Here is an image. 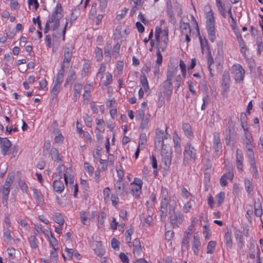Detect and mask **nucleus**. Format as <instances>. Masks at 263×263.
<instances>
[{
	"label": "nucleus",
	"mask_w": 263,
	"mask_h": 263,
	"mask_svg": "<svg viewBox=\"0 0 263 263\" xmlns=\"http://www.w3.org/2000/svg\"><path fill=\"white\" fill-rule=\"evenodd\" d=\"M198 154L196 149L188 142L184 147L183 152V163L184 165H187L194 163L197 159Z\"/></svg>",
	"instance_id": "nucleus-6"
},
{
	"label": "nucleus",
	"mask_w": 263,
	"mask_h": 263,
	"mask_svg": "<svg viewBox=\"0 0 263 263\" xmlns=\"http://www.w3.org/2000/svg\"><path fill=\"white\" fill-rule=\"evenodd\" d=\"M199 41L201 46V49L202 53L204 52L205 48L208 46V43L205 38H202L201 36H199Z\"/></svg>",
	"instance_id": "nucleus-62"
},
{
	"label": "nucleus",
	"mask_w": 263,
	"mask_h": 263,
	"mask_svg": "<svg viewBox=\"0 0 263 263\" xmlns=\"http://www.w3.org/2000/svg\"><path fill=\"white\" fill-rule=\"evenodd\" d=\"M233 177V172L232 169H230L226 174L222 175L220 180V185L222 186H225L227 184V180L232 181Z\"/></svg>",
	"instance_id": "nucleus-19"
},
{
	"label": "nucleus",
	"mask_w": 263,
	"mask_h": 263,
	"mask_svg": "<svg viewBox=\"0 0 263 263\" xmlns=\"http://www.w3.org/2000/svg\"><path fill=\"white\" fill-rule=\"evenodd\" d=\"M14 179V175L13 173L9 174L8 176L6 179L5 184L3 186L7 187V188H10L11 186V185L13 183V180Z\"/></svg>",
	"instance_id": "nucleus-38"
},
{
	"label": "nucleus",
	"mask_w": 263,
	"mask_h": 263,
	"mask_svg": "<svg viewBox=\"0 0 263 263\" xmlns=\"http://www.w3.org/2000/svg\"><path fill=\"white\" fill-rule=\"evenodd\" d=\"M173 142L174 144L175 152L176 153V155L180 156L181 154L180 139L178 135L176 132L173 135Z\"/></svg>",
	"instance_id": "nucleus-20"
},
{
	"label": "nucleus",
	"mask_w": 263,
	"mask_h": 263,
	"mask_svg": "<svg viewBox=\"0 0 263 263\" xmlns=\"http://www.w3.org/2000/svg\"><path fill=\"white\" fill-rule=\"evenodd\" d=\"M134 247L133 252L135 255H140L141 253V247L139 240L135 239L133 243Z\"/></svg>",
	"instance_id": "nucleus-31"
},
{
	"label": "nucleus",
	"mask_w": 263,
	"mask_h": 263,
	"mask_svg": "<svg viewBox=\"0 0 263 263\" xmlns=\"http://www.w3.org/2000/svg\"><path fill=\"white\" fill-rule=\"evenodd\" d=\"M205 18L206 29L209 39L212 42L216 40L215 19L214 12L210 4H207L203 8Z\"/></svg>",
	"instance_id": "nucleus-3"
},
{
	"label": "nucleus",
	"mask_w": 263,
	"mask_h": 263,
	"mask_svg": "<svg viewBox=\"0 0 263 263\" xmlns=\"http://www.w3.org/2000/svg\"><path fill=\"white\" fill-rule=\"evenodd\" d=\"M151 115L147 114L145 117L140 120V128L142 130L148 128L149 127V122L151 121Z\"/></svg>",
	"instance_id": "nucleus-25"
},
{
	"label": "nucleus",
	"mask_w": 263,
	"mask_h": 263,
	"mask_svg": "<svg viewBox=\"0 0 263 263\" xmlns=\"http://www.w3.org/2000/svg\"><path fill=\"white\" fill-rule=\"evenodd\" d=\"M253 147H249L247 148L246 155L249 160V163L255 162L254 152L253 151Z\"/></svg>",
	"instance_id": "nucleus-40"
},
{
	"label": "nucleus",
	"mask_w": 263,
	"mask_h": 263,
	"mask_svg": "<svg viewBox=\"0 0 263 263\" xmlns=\"http://www.w3.org/2000/svg\"><path fill=\"white\" fill-rule=\"evenodd\" d=\"M29 241L30 246L31 248L35 249L37 248V239L35 236H30L29 239Z\"/></svg>",
	"instance_id": "nucleus-51"
},
{
	"label": "nucleus",
	"mask_w": 263,
	"mask_h": 263,
	"mask_svg": "<svg viewBox=\"0 0 263 263\" xmlns=\"http://www.w3.org/2000/svg\"><path fill=\"white\" fill-rule=\"evenodd\" d=\"M170 137V135L167 133H164V132L159 129H157L156 132V138L155 144L157 148L160 147L162 145L164 144V138L167 139Z\"/></svg>",
	"instance_id": "nucleus-14"
},
{
	"label": "nucleus",
	"mask_w": 263,
	"mask_h": 263,
	"mask_svg": "<svg viewBox=\"0 0 263 263\" xmlns=\"http://www.w3.org/2000/svg\"><path fill=\"white\" fill-rule=\"evenodd\" d=\"M60 83L61 82L57 80L54 83L53 87H52L51 92L52 95L57 96L59 92L60 87Z\"/></svg>",
	"instance_id": "nucleus-47"
},
{
	"label": "nucleus",
	"mask_w": 263,
	"mask_h": 263,
	"mask_svg": "<svg viewBox=\"0 0 263 263\" xmlns=\"http://www.w3.org/2000/svg\"><path fill=\"white\" fill-rule=\"evenodd\" d=\"M190 234V233L188 232L184 235L182 245V248H185L187 249L188 248L190 241V238L189 237Z\"/></svg>",
	"instance_id": "nucleus-53"
},
{
	"label": "nucleus",
	"mask_w": 263,
	"mask_h": 263,
	"mask_svg": "<svg viewBox=\"0 0 263 263\" xmlns=\"http://www.w3.org/2000/svg\"><path fill=\"white\" fill-rule=\"evenodd\" d=\"M146 142L147 139L146 135L145 134H141L139 138L138 146L141 147V149H143L144 145L146 144Z\"/></svg>",
	"instance_id": "nucleus-54"
},
{
	"label": "nucleus",
	"mask_w": 263,
	"mask_h": 263,
	"mask_svg": "<svg viewBox=\"0 0 263 263\" xmlns=\"http://www.w3.org/2000/svg\"><path fill=\"white\" fill-rule=\"evenodd\" d=\"M231 72L236 82L239 84L243 83L246 71L240 64H234L232 66Z\"/></svg>",
	"instance_id": "nucleus-8"
},
{
	"label": "nucleus",
	"mask_w": 263,
	"mask_h": 263,
	"mask_svg": "<svg viewBox=\"0 0 263 263\" xmlns=\"http://www.w3.org/2000/svg\"><path fill=\"white\" fill-rule=\"evenodd\" d=\"M143 185V180L137 177L134 178L133 181L130 183L129 191L134 198L138 199L140 198L142 194Z\"/></svg>",
	"instance_id": "nucleus-7"
},
{
	"label": "nucleus",
	"mask_w": 263,
	"mask_h": 263,
	"mask_svg": "<svg viewBox=\"0 0 263 263\" xmlns=\"http://www.w3.org/2000/svg\"><path fill=\"white\" fill-rule=\"evenodd\" d=\"M161 147V155L162 158V160L166 165H168L171 163L172 157V148L169 144H163Z\"/></svg>",
	"instance_id": "nucleus-11"
},
{
	"label": "nucleus",
	"mask_w": 263,
	"mask_h": 263,
	"mask_svg": "<svg viewBox=\"0 0 263 263\" xmlns=\"http://www.w3.org/2000/svg\"><path fill=\"white\" fill-rule=\"evenodd\" d=\"M179 67L182 77L185 78L186 75V67L185 64L182 60L179 61Z\"/></svg>",
	"instance_id": "nucleus-63"
},
{
	"label": "nucleus",
	"mask_w": 263,
	"mask_h": 263,
	"mask_svg": "<svg viewBox=\"0 0 263 263\" xmlns=\"http://www.w3.org/2000/svg\"><path fill=\"white\" fill-rule=\"evenodd\" d=\"M82 88V85L80 83L75 84L74 86V98L76 100L78 99L80 97V94Z\"/></svg>",
	"instance_id": "nucleus-45"
},
{
	"label": "nucleus",
	"mask_w": 263,
	"mask_h": 263,
	"mask_svg": "<svg viewBox=\"0 0 263 263\" xmlns=\"http://www.w3.org/2000/svg\"><path fill=\"white\" fill-rule=\"evenodd\" d=\"M224 240L226 245L228 248H232L233 241L232 239V232L230 229H228L224 235Z\"/></svg>",
	"instance_id": "nucleus-26"
},
{
	"label": "nucleus",
	"mask_w": 263,
	"mask_h": 263,
	"mask_svg": "<svg viewBox=\"0 0 263 263\" xmlns=\"http://www.w3.org/2000/svg\"><path fill=\"white\" fill-rule=\"evenodd\" d=\"M234 235L236 239V240L237 242L238 246L241 248H242L244 244L242 240V236L241 232L240 231L236 230L234 232Z\"/></svg>",
	"instance_id": "nucleus-36"
},
{
	"label": "nucleus",
	"mask_w": 263,
	"mask_h": 263,
	"mask_svg": "<svg viewBox=\"0 0 263 263\" xmlns=\"http://www.w3.org/2000/svg\"><path fill=\"white\" fill-rule=\"evenodd\" d=\"M202 104L201 107L202 110H204L206 108V105L209 104L210 102V98L207 92L205 93L202 98Z\"/></svg>",
	"instance_id": "nucleus-42"
},
{
	"label": "nucleus",
	"mask_w": 263,
	"mask_h": 263,
	"mask_svg": "<svg viewBox=\"0 0 263 263\" xmlns=\"http://www.w3.org/2000/svg\"><path fill=\"white\" fill-rule=\"evenodd\" d=\"M180 29L182 34L191 33V29L189 23H182L180 24Z\"/></svg>",
	"instance_id": "nucleus-46"
},
{
	"label": "nucleus",
	"mask_w": 263,
	"mask_h": 263,
	"mask_svg": "<svg viewBox=\"0 0 263 263\" xmlns=\"http://www.w3.org/2000/svg\"><path fill=\"white\" fill-rule=\"evenodd\" d=\"M112 81V74L109 72H107L105 73V79L103 82V84L106 86L109 85L111 83Z\"/></svg>",
	"instance_id": "nucleus-49"
},
{
	"label": "nucleus",
	"mask_w": 263,
	"mask_h": 263,
	"mask_svg": "<svg viewBox=\"0 0 263 263\" xmlns=\"http://www.w3.org/2000/svg\"><path fill=\"white\" fill-rule=\"evenodd\" d=\"M53 220L60 226H63L65 222L62 215L60 213H55L54 215Z\"/></svg>",
	"instance_id": "nucleus-43"
},
{
	"label": "nucleus",
	"mask_w": 263,
	"mask_h": 263,
	"mask_svg": "<svg viewBox=\"0 0 263 263\" xmlns=\"http://www.w3.org/2000/svg\"><path fill=\"white\" fill-rule=\"evenodd\" d=\"M181 195L182 197L185 199H189L191 201H194V197L185 187H183L182 189Z\"/></svg>",
	"instance_id": "nucleus-39"
},
{
	"label": "nucleus",
	"mask_w": 263,
	"mask_h": 263,
	"mask_svg": "<svg viewBox=\"0 0 263 263\" xmlns=\"http://www.w3.org/2000/svg\"><path fill=\"white\" fill-rule=\"evenodd\" d=\"M90 246L97 255L101 256L104 254V251L100 241L93 240L90 242Z\"/></svg>",
	"instance_id": "nucleus-15"
},
{
	"label": "nucleus",
	"mask_w": 263,
	"mask_h": 263,
	"mask_svg": "<svg viewBox=\"0 0 263 263\" xmlns=\"http://www.w3.org/2000/svg\"><path fill=\"white\" fill-rule=\"evenodd\" d=\"M216 245V241H210L208 244L206 253L208 254H212L214 252V251L215 249Z\"/></svg>",
	"instance_id": "nucleus-56"
},
{
	"label": "nucleus",
	"mask_w": 263,
	"mask_h": 263,
	"mask_svg": "<svg viewBox=\"0 0 263 263\" xmlns=\"http://www.w3.org/2000/svg\"><path fill=\"white\" fill-rule=\"evenodd\" d=\"M55 180L53 182V189L54 190L59 193H61L64 189L65 185L63 182L64 175L60 176L59 172L57 170V173L55 174Z\"/></svg>",
	"instance_id": "nucleus-13"
},
{
	"label": "nucleus",
	"mask_w": 263,
	"mask_h": 263,
	"mask_svg": "<svg viewBox=\"0 0 263 263\" xmlns=\"http://www.w3.org/2000/svg\"><path fill=\"white\" fill-rule=\"evenodd\" d=\"M32 190L33 197L35 199L37 205L40 206H43L44 204V200L42 196V194L38 191V190L35 188H33Z\"/></svg>",
	"instance_id": "nucleus-22"
},
{
	"label": "nucleus",
	"mask_w": 263,
	"mask_h": 263,
	"mask_svg": "<svg viewBox=\"0 0 263 263\" xmlns=\"http://www.w3.org/2000/svg\"><path fill=\"white\" fill-rule=\"evenodd\" d=\"M115 191L118 195H121L123 193L124 186L122 180H117L115 185Z\"/></svg>",
	"instance_id": "nucleus-37"
},
{
	"label": "nucleus",
	"mask_w": 263,
	"mask_h": 263,
	"mask_svg": "<svg viewBox=\"0 0 263 263\" xmlns=\"http://www.w3.org/2000/svg\"><path fill=\"white\" fill-rule=\"evenodd\" d=\"M134 233V230L132 228H130L127 230L125 233V241L128 244L129 247H132L133 243L131 242L132 238L131 236Z\"/></svg>",
	"instance_id": "nucleus-33"
},
{
	"label": "nucleus",
	"mask_w": 263,
	"mask_h": 263,
	"mask_svg": "<svg viewBox=\"0 0 263 263\" xmlns=\"http://www.w3.org/2000/svg\"><path fill=\"white\" fill-rule=\"evenodd\" d=\"M10 188H7L6 186H2L0 189V195L3 196L2 203L4 205H6L7 203V199L10 193Z\"/></svg>",
	"instance_id": "nucleus-24"
},
{
	"label": "nucleus",
	"mask_w": 263,
	"mask_h": 263,
	"mask_svg": "<svg viewBox=\"0 0 263 263\" xmlns=\"http://www.w3.org/2000/svg\"><path fill=\"white\" fill-rule=\"evenodd\" d=\"M102 149V148L100 146H97L93 150V157L95 159H98L100 158L101 153L100 152Z\"/></svg>",
	"instance_id": "nucleus-64"
},
{
	"label": "nucleus",
	"mask_w": 263,
	"mask_h": 263,
	"mask_svg": "<svg viewBox=\"0 0 263 263\" xmlns=\"http://www.w3.org/2000/svg\"><path fill=\"white\" fill-rule=\"evenodd\" d=\"M202 104L201 107L202 110H204L206 108V105L209 104L210 102V98L207 92L205 93L202 98Z\"/></svg>",
	"instance_id": "nucleus-41"
},
{
	"label": "nucleus",
	"mask_w": 263,
	"mask_h": 263,
	"mask_svg": "<svg viewBox=\"0 0 263 263\" xmlns=\"http://www.w3.org/2000/svg\"><path fill=\"white\" fill-rule=\"evenodd\" d=\"M84 168L90 176H92L94 172V168L92 165L88 162H85L84 163Z\"/></svg>",
	"instance_id": "nucleus-57"
},
{
	"label": "nucleus",
	"mask_w": 263,
	"mask_h": 263,
	"mask_svg": "<svg viewBox=\"0 0 263 263\" xmlns=\"http://www.w3.org/2000/svg\"><path fill=\"white\" fill-rule=\"evenodd\" d=\"M140 83L142 86V88L146 93H149L150 92V89L148 85V83L145 76L143 75L140 77Z\"/></svg>",
	"instance_id": "nucleus-32"
},
{
	"label": "nucleus",
	"mask_w": 263,
	"mask_h": 263,
	"mask_svg": "<svg viewBox=\"0 0 263 263\" xmlns=\"http://www.w3.org/2000/svg\"><path fill=\"white\" fill-rule=\"evenodd\" d=\"M243 156L241 150L237 149L236 154V164L237 170L240 173L243 171Z\"/></svg>",
	"instance_id": "nucleus-17"
},
{
	"label": "nucleus",
	"mask_w": 263,
	"mask_h": 263,
	"mask_svg": "<svg viewBox=\"0 0 263 263\" xmlns=\"http://www.w3.org/2000/svg\"><path fill=\"white\" fill-rule=\"evenodd\" d=\"M224 58V51L223 49V44L222 42H219L217 44V53L216 56V59L219 61H223Z\"/></svg>",
	"instance_id": "nucleus-29"
},
{
	"label": "nucleus",
	"mask_w": 263,
	"mask_h": 263,
	"mask_svg": "<svg viewBox=\"0 0 263 263\" xmlns=\"http://www.w3.org/2000/svg\"><path fill=\"white\" fill-rule=\"evenodd\" d=\"M226 198V194L224 192H220L215 197V203L217 206H220L224 202Z\"/></svg>",
	"instance_id": "nucleus-30"
},
{
	"label": "nucleus",
	"mask_w": 263,
	"mask_h": 263,
	"mask_svg": "<svg viewBox=\"0 0 263 263\" xmlns=\"http://www.w3.org/2000/svg\"><path fill=\"white\" fill-rule=\"evenodd\" d=\"M63 16L62 6L60 3H58L53 9L51 16L49 20L47 21L46 27L44 32L45 33L51 29L53 31V38L56 41H60L61 40L64 41L65 35L66 32V28L67 25V23H66L65 27L61 31L59 32L58 30L60 25V20Z\"/></svg>",
	"instance_id": "nucleus-1"
},
{
	"label": "nucleus",
	"mask_w": 263,
	"mask_h": 263,
	"mask_svg": "<svg viewBox=\"0 0 263 263\" xmlns=\"http://www.w3.org/2000/svg\"><path fill=\"white\" fill-rule=\"evenodd\" d=\"M168 30L167 29L161 30L159 27L155 28V37L158 50L156 53L157 60L155 65L160 66L162 62V55L161 51H164L167 47L168 41Z\"/></svg>",
	"instance_id": "nucleus-2"
},
{
	"label": "nucleus",
	"mask_w": 263,
	"mask_h": 263,
	"mask_svg": "<svg viewBox=\"0 0 263 263\" xmlns=\"http://www.w3.org/2000/svg\"><path fill=\"white\" fill-rule=\"evenodd\" d=\"M58 250H53L50 252V258L53 263H57L59 260L58 255L57 253Z\"/></svg>",
	"instance_id": "nucleus-58"
},
{
	"label": "nucleus",
	"mask_w": 263,
	"mask_h": 263,
	"mask_svg": "<svg viewBox=\"0 0 263 263\" xmlns=\"http://www.w3.org/2000/svg\"><path fill=\"white\" fill-rule=\"evenodd\" d=\"M254 209L256 216L260 217L262 213V210L260 203L259 202L255 203Z\"/></svg>",
	"instance_id": "nucleus-52"
},
{
	"label": "nucleus",
	"mask_w": 263,
	"mask_h": 263,
	"mask_svg": "<svg viewBox=\"0 0 263 263\" xmlns=\"http://www.w3.org/2000/svg\"><path fill=\"white\" fill-rule=\"evenodd\" d=\"M182 129L184 134L189 138L191 139L193 137V133L191 126L188 123H184L182 125Z\"/></svg>",
	"instance_id": "nucleus-35"
},
{
	"label": "nucleus",
	"mask_w": 263,
	"mask_h": 263,
	"mask_svg": "<svg viewBox=\"0 0 263 263\" xmlns=\"http://www.w3.org/2000/svg\"><path fill=\"white\" fill-rule=\"evenodd\" d=\"M111 191L108 187H106L103 189V197L104 202L106 203H109L110 202Z\"/></svg>",
	"instance_id": "nucleus-34"
},
{
	"label": "nucleus",
	"mask_w": 263,
	"mask_h": 263,
	"mask_svg": "<svg viewBox=\"0 0 263 263\" xmlns=\"http://www.w3.org/2000/svg\"><path fill=\"white\" fill-rule=\"evenodd\" d=\"M237 37L239 43V46L240 47V52L241 53L245 55L246 54V52L247 51V47L246 46V45L240 36L239 37L238 35H237Z\"/></svg>",
	"instance_id": "nucleus-55"
},
{
	"label": "nucleus",
	"mask_w": 263,
	"mask_h": 263,
	"mask_svg": "<svg viewBox=\"0 0 263 263\" xmlns=\"http://www.w3.org/2000/svg\"><path fill=\"white\" fill-rule=\"evenodd\" d=\"M96 124L99 126L95 129V133L96 134V137L97 139L100 138V135L98 133H101L104 130V122L103 119H97L96 120Z\"/></svg>",
	"instance_id": "nucleus-23"
},
{
	"label": "nucleus",
	"mask_w": 263,
	"mask_h": 263,
	"mask_svg": "<svg viewBox=\"0 0 263 263\" xmlns=\"http://www.w3.org/2000/svg\"><path fill=\"white\" fill-rule=\"evenodd\" d=\"M45 237L48 239V241L50 244V246L52 247L53 250H58V242L57 239L53 236V234L51 231L47 230V232L45 234Z\"/></svg>",
	"instance_id": "nucleus-16"
},
{
	"label": "nucleus",
	"mask_w": 263,
	"mask_h": 263,
	"mask_svg": "<svg viewBox=\"0 0 263 263\" xmlns=\"http://www.w3.org/2000/svg\"><path fill=\"white\" fill-rule=\"evenodd\" d=\"M183 215L180 212H175L174 209L170 215V221L174 228L179 227L183 222Z\"/></svg>",
	"instance_id": "nucleus-12"
},
{
	"label": "nucleus",
	"mask_w": 263,
	"mask_h": 263,
	"mask_svg": "<svg viewBox=\"0 0 263 263\" xmlns=\"http://www.w3.org/2000/svg\"><path fill=\"white\" fill-rule=\"evenodd\" d=\"M174 237V232L172 231H167L165 233V240L167 241L169 246H172V239Z\"/></svg>",
	"instance_id": "nucleus-48"
},
{
	"label": "nucleus",
	"mask_w": 263,
	"mask_h": 263,
	"mask_svg": "<svg viewBox=\"0 0 263 263\" xmlns=\"http://www.w3.org/2000/svg\"><path fill=\"white\" fill-rule=\"evenodd\" d=\"M120 47L121 45L119 43H117L114 46L112 51H110L111 48V45L106 44L104 47L105 60L106 62H109L111 55L117 58L119 55Z\"/></svg>",
	"instance_id": "nucleus-10"
},
{
	"label": "nucleus",
	"mask_w": 263,
	"mask_h": 263,
	"mask_svg": "<svg viewBox=\"0 0 263 263\" xmlns=\"http://www.w3.org/2000/svg\"><path fill=\"white\" fill-rule=\"evenodd\" d=\"M178 72L177 66L170 65L168 67L166 80L162 84V87L165 89V92L168 95H171L173 89V80Z\"/></svg>",
	"instance_id": "nucleus-5"
},
{
	"label": "nucleus",
	"mask_w": 263,
	"mask_h": 263,
	"mask_svg": "<svg viewBox=\"0 0 263 263\" xmlns=\"http://www.w3.org/2000/svg\"><path fill=\"white\" fill-rule=\"evenodd\" d=\"M51 156L54 161H62L61 157L59 156L58 151L54 148L51 150Z\"/></svg>",
	"instance_id": "nucleus-44"
},
{
	"label": "nucleus",
	"mask_w": 263,
	"mask_h": 263,
	"mask_svg": "<svg viewBox=\"0 0 263 263\" xmlns=\"http://www.w3.org/2000/svg\"><path fill=\"white\" fill-rule=\"evenodd\" d=\"M213 148L216 154H218L222 148V143L220 139L219 134L215 133L213 134Z\"/></svg>",
	"instance_id": "nucleus-18"
},
{
	"label": "nucleus",
	"mask_w": 263,
	"mask_h": 263,
	"mask_svg": "<svg viewBox=\"0 0 263 263\" xmlns=\"http://www.w3.org/2000/svg\"><path fill=\"white\" fill-rule=\"evenodd\" d=\"M103 58L102 50L99 47H97L95 49V59L97 61H100Z\"/></svg>",
	"instance_id": "nucleus-61"
},
{
	"label": "nucleus",
	"mask_w": 263,
	"mask_h": 263,
	"mask_svg": "<svg viewBox=\"0 0 263 263\" xmlns=\"http://www.w3.org/2000/svg\"><path fill=\"white\" fill-rule=\"evenodd\" d=\"M203 235L205 240L210 239L211 236V232L210 229L206 226L203 227Z\"/></svg>",
	"instance_id": "nucleus-59"
},
{
	"label": "nucleus",
	"mask_w": 263,
	"mask_h": 263,
	"mask_svg": "<svg viewBox=\"0 0 263 263\" xmlns=\"http://www.w3.org/2000/svg\"><path fill=\"white\" fill-rule=\"evenodd\" d=\"M72 47L71 45H67L64 48V62L69 63L72 56Z\"/></svg>",
	"instance_id": "nucleus-27"
},
{
	"label": "nucleus",
	"mask_w": 263,
	"mask_h": 263,
	"mask_svg": "<svg viewBox=\"0 0 263 263\" xmlns=\"http://www.w3.org/2000/svg\"><path fill=\"white\" fill-rule=\"evenodd\" d=\"M106 69V65L104 63H102L100 65V68L98 70V71L97 73V79H100L102 80L103 78V74L105 72Z\"/></svg>",
	"instance_id": "nucleus-50"
},
{
	"label": "nucleus",
	"mask_w": 263,
	"mask_h": 263,
	"mask_svg": "<svg viewBox=\"0 0 263 263\" xmlns=\"http://www.w3.org/2000/svg\"><path fill=\"white\" fill-rule=\"evenodd\" d=\"M201 242L198 234H195L193 237L192 250L194 254L198 255L199 253L198 248L200 246Z\"/></svg>",
	"instance_id": "nucleus-21"
},
{
	"label": "nucleus",
	"mask_w": 263,
	"mask_h": 263,
	"mask_svg": "<svg viewBox=\"0 0 263 263\" xmlns=\"http://www.w3.org/2000/svg\"><path fill=\"white\" fill-rule=\"evenodd\" d=\"M216 6L219 13L224 18H226L227 13L229 17L234 21L231 9V6L228 4L225 5L222 0H215Z\"/></svg>",
	"instance_id": "nucleus-9"
},
{
	"label": "nucleus",
	"mask_w": 263,
	"mask_h": 263,
	"mask_svg": "<svg viewBox=\"0 0 263 263\" xmlns=\"http://www.w3.org/2000/svg\"><path fill=\"white\" fill-rule=\"evenodd\" d=\"M11 146V143L10 141L7 138H5V139H4V141H3V143L1 146H0V147L2 148L1 153L3 155L5 156L8 154Z\"/></svg>",
	"instance_id": "nucleus-28"
},
{
	"label": "nucleus",
	"mask_w": 263,
	"mask_h": 263,
	"mask_svg": "<svg viewBox=\"0 0 263 263\" xmlns=\"http://www.w3.org/2000/svg\"><path fill=\"white\" fill-rule=\"evenodd\" d=\"M60 176L64 175L65 183L68 190H73V196L76 197L78 192L77 184L74 181V172L71 168H66L63 165H60L57 167Z\"/></svg>",
	"instance_id": "nucleus-4"
},
{
	"label": "nucleus",
	"mask_w": 263,
	"mask_h": 263,
	"mask_svg": "<svg viewBox=\"0 0 263 263\" xmlns=\"http://www.w3.org/2000/svg\"><path fill=\"white\" fill-rule=\"evenodd\" d=\"M245 188L247 192L250 194L253 191V185L252 182L248 179H246L245 180Z\"/></svg>",
	"instance_id": "nucleus-60"
}]
</instances>
